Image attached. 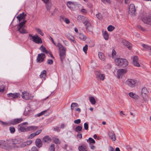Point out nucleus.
Returning a JSON list of instances; mask_svg holds the SVG:
<instances>
[{"label": "nucleus", "mask_w": 151, "mask_h": 151, "mask_svg": "<svg viewBox=\"0 0 151 151\" xmlns=\"http://www.w3.org/2000/svg\"><path fill=\"white\" fill-rule=\"evenodd\" d=\"M129 96L134 99H138L139 96L138 95L135 93H134L132 92H130L129 93Z\"/></svg>", "instance_id": "nucleus-25"}, {"label": "nucleus", "mask_w": 151, "mask_h": 151, "mask_svg": "<svg viewBox=\"0 0 151 151\" xmlns=\"http://www.w3.org/2000/svg\"><path fill=\"white\" fill-rule=\"evenodd\" d=\"M74 123L76 124H80L81 122V120L80 119H78L75 120L74 122Z\"/></svg>", "instance_id": "nucleus-51"}, {"label": "nucleus", "mask_w": 151, "mask_h": 151, "mask_svg": "<svg viewBox=\"0 0 151 151\" xmlns=\"http://www.w3.org/2000/svg\"><path fill=\"white\" fill-rule=\"evenodd\" d=\"M64 21L65 22V23L67 24H68L70 23V22L69 19L66 18L65 19Z\"/></svg>", "instance_id": "nucleus-61"}, {"label": "nucleus", "mask_w": 151, "mask_h": 151, "mask_svg": "<svg viewBox=\"0 0 151 151\" xmlns=\"http://www.w3.org/2000/svg\"><path fill=\"white\" fill-rule=\"evenodd\" d=\"M122 43L124 45L127 46L129 50L131 49L132 45L129 42L125 40H123Z\"/></svg>", "instance_id": "nucleus-18"}, {"label": "nucleus", "mask_w": 151, "mask_h": 151, "mask_svg": "<svg viewBox=\"0 0 151 151\" xmlns=\"http://www.w3.org/2000/svg\"><path fill=\"white\" fill-rule=\"evenodd\" d=\"M23 119L22 118H17L10 121L11 124L15 125L18 124L23 121Z\"/></svg>", "instance_id": "nucleus-11"}, {"label": "nucleus", "mask_w": 151, "mask_h": 151, "mask_svg": "<svg viewBox=\"0 0 151 151\" xmlns=\"http://www.w3.org/2000/svg\"><path fill=\"white\" fill-rule=\"evenodd\" d=\"M67 6L70 9H71L72 8V5L68 1L67 2Z\"/></svg>", "instance_id": "nucleus-58"}, {"label": "nucleus", "mask_w": 151, "mask_h": 151, "mask_svg": "<svg viewBox=\"0 0 151 151\" xmlns=\"http://www.w3.org/2000/svg\"><path fill=\"white\" fill-rule=\"evenodd\" d=\"M57 46L59 50V55L61 62L63 63V59L66 57V48L59 43L57 44Z\"/></svg>", "instance_id": "nucleus-1"}, {"label": "nucleus", "mask_w": 151, "mask_h": 151, "mask_svg": "<svg viewBox=\"0 0 151 151\" xmlns=\"http://www.w3.org/2000/svg\"><path fill=\"white\" fill-rule=\"evenodd\" d=\"M96 17L99 19H101L103 18L102 15L100 13H98L96 14Z\"/></svg>", "instance_id": "nucleus-42"}, {"label": "nucleus", "mask_w": 151, "mask_h": 151, "mask_svg": "<svg viewBox=\"0 0 151 151\" xmlns=\"http://www.w3.org/2000/svg\"><path fill=\"white\" fill-rule=\"evenodd\" d=\"M36 135L34 133H33L30 135H29L28 137V139H31L34 137Z\"/></svg>", "instance_id": "nucleus-48"}, {"label": "nucleus", "mask_w": 151, "mask_h": 151, "mask_svg": "<svg viewBox=\"0 0 151 151\" xmlns=\"http://www.w3.org/2000/svg\"><path fill=\"white\" fill-rule=\"evenodd\" d=\"M40 49L43 52L46 54H47L48 53L46 48L43 45L40 47Z\"/></svg>", "instance_id": "nucleus-32"}, {"label": "nucleus", "mask_w": 151, "mask_h": 151, "mask_svg": "<svg viewBox=\"0 0 151 151\" xmlns=\"http://www.w3.org/2000/svg\"><path fill=\"white\" fill-rule=\"evenodd\" d=\"M72 5V6H75L76 4V2L73 1H68Z\"/></svg>", "instance_id": "nucleus-63"}, {"label": "nucleus", "mask_w": 151, "mask_h": 151, "mask_svg": "<svg viewBox=\"0 0 151 151\" xmlns=\"http://www.w3.org/2000/svg\"><path fill=\"white\" fill-rule=\"evenodd\" d=\"M88 45H86L83 48V50L85 54H86L87 52V51L88 50Z\"/></svg>", "instance_id": "nucleus-47"}, {"label": "nucleus", "mask_w": 151, "mask_h": 151, "mask_svg": "<svg viewBox=\"0 0 151 151\" xmlns=\"http://www.w3.org/2000/svg\"><path fill=\"white\" fill-rule=\"evenodd\" d=\"M84 127L85 129L87 130L88 129V126L87 123H85L84 124Z\"/></svg>", "instance_id": "nucleus-50"}, {"label": "nucleus", "mask_w": 151, "mask_h": 151, "mask_svg": "<svg viewBox=\"0 0 151 151\" xmlns=\"http://www.w3.org/2000/svg\"><path fill=\"white\" fill-rule=\"evenodd\" d=\"M42 140L44 142L48 144L51 142L52 139L49 136H46L43 137Z\"/></svg>", "instance_id": "nucleus-17"}, {"label": "nucleus", "mask_w": 151, "mask_h": 151, "mask_svg": "<svg viewBox=\"0 0 151 151\" xmlns=\"http://www.w3.org/2000/svg\"><path fill=\"white\" fill-rule=\"evenodd\" d=\"M38 128V127L36 126H31L28 127V131L32 130H35Z\"/></svg>", "instance_id": "nucleus-27"}, {"label": "nucleus", "mask_w": 151, "mask_h": 151, "mask_svg": "<svg viewBox=\"0 0 151 151\" xmlns=\"http://www.w3.org/2000/svg\"><path fill=\"white\" fill-rule=\"evenodd\" d=\"M7 96L9 97H12L13 99L19 98L20 97V94L19 93H10L7 94Z\"/></svg>", "instance_id": "nucleus-14"}, {"label": "nucleus", "mask_w": 151, "mask_h": 151, "mask_svg": "<svg viewBox=\"0 0 151 151\" xmlns=\"http://www.w3.org/2000/svg\"><path fill=\"white\" fill-rule=\"evenodd\" d=\"M45 57V55L42 53L38 54L37 58V60L38 63H41L43 62Z\"/></svg>", "instance_id": "nucleus-12"}, {"label": "nucleus", "mask_w": 151, "mask_h": 151, "mask_svg": "<svg viewBox=\"0 0 151 151\" xmlns=\"http://www.w3.org/2000/svg\"><path fill=\"white\" fill-rule=\"evenodd\" d=\"M142 46L144 48L146 49L147 51H149V50H150L151 47L150 46H149L147 45H145L144 44H142Z\"/></svg>", "instance_id": "nucleus-35"}, {"label": "nucleus", "mask_w": 151, "mask_h": 151, "mask_svg": "<svg viewBox=\"0 0 151 151\" xmlns=\"http://www.w3.org/2000/svg\"><path fill=\"white\" fill-rule=\"evenodd\" d=\"M9 130L12 133H14L15 131V128L13 127H10Z\"/></svg>", "instance_id": "nucleus-45"}, {"label": "nucleus", "mask_w": 151, "mask_h": 151, "mask_svg": "<svg viewBox=\"0 0 151 151\" xmlns=\"http://www.w3.org/2000/svg\"><path fill=\"white\" fill-rule=\"evenodd\" d=\"M135 11L134 5L133 4H130L129 8V13L131 15H134Z\"/></svg>", "instance_id": "nucleus-10"}, {"label": "nucleus", "mask_w": 151, "mask_h": 151, "mask_svg": "<svg viewBox=\"0 0 151 151\" xmlns=\"http://www.w3.org/2000/svg\"><path fill=\"white\" fill-rule=\"evenodd\" d=\"M35 144L37 147H41L42 145L41 140L40 139H37L36 140Z\"/></svg>", "instance_id": "nucleus-24"}, {"label": "nucleus", "mask_w": 151, "mask_h": 151, "mask_svg": "<svg viewBox=\"0 0 151 151\" xmlns=\"http://www.w3.org/2000/svg\"><path fill=\"white\" fill-rule=\"evenodd\" d=\"M82 129V127L80 126H78L76 127L75 129V131L77 132H79V131H81Z\"/></svg>", "instance_id": "nucleus-34"}, {"label": "nucleus", "mask_w": 151, "mask_h": 151, "mask_svg": "<svg viewBox=\"0 0 151 151\" xmlns=\"http://www.w3.org/2000/svg\"><path fill=\"white\" fill-rule=\"evenodd\" d=\"M78 104L75 103H72L71 106V109L72 110H73L74 107H78Z\"/></svg>", "instance_id": "nucleus-37"}, {"label": "nucleus", "mask_w": 151, "mask_h": 151, "mask_svg": "<svg viewBox=\"0 0 151 151\" xmlns=\"http://www.w3.org/2000/svg\"><path fill=\"white\" fill-rule=\"evenodd\" d=\"M103 36L104 39L107 40L109 38V35L107 31H105L103 33Z\"/></svg>", "instance_id": "nucleus-31"}, {"label": "nucleus", "mask_w": 151, "mask_h": 151, "mask_svg": "<svg viewBox=\"0 0 151 151\" xmlns=\"http://www.w3.org/2000/svg\"><path fill=\"white\" fill-rule=\"evenodd\" d=\"M46 76V71L45 70H44L42 72L40 75V77L41 78H43L44 79H45Z\"/></svg>", "instance_id": "nucleus-29"}, {"label": "nucleus", "mask_w": 151, "mask_h": 151, "mask_svg": "<svg viewBox=\"0 0 151 151\" xmlns=\"http://www.w3.org/2000/svg\"><path fill=\"white\" fill-rule=\"evenodd\" d=\"M137 28H138V29L142 30L143 31H144L145 29L142 27L140 25H138L137 26Z\"/></svg>", "instance_id": "nucleus-54"}, {"label": "nucleus", "mask_w": 151, "mask_h": 151, "mask_svg": "<svg viewBox=\"0 0 151 151\" xmlns=\"http://www.w3.org/2000/svg\"><path fill=\"white\" fill-rule=\"evenodd\" d=\"M109 137L112 141H115L116 139L115 134L113 131L110 132L109 134Z\"/></svg>", "instance_id": "nucleus-23"}, {"label": "nucleus", "mask_w": 151, "mask_h": 151, "mask_svg": "<svg viewBox=\"0 0 151 151\" xmlns=\"http://www.w3.org/2000/svg\"><path fill=\"white\" fill-rule=\"evenodd\" d=\"M4 87L3 86H0V92H4Z\"/></svg>", "instance_id": "nucleus-60"}, {"label": "nucleus", "mask_w": 151, "mask_h": 151, "mask_svg": "<svg viewBox=\"0 0 151 151\" xmlns=\"http://www.w3.org/2000/svg\"><path fill=\"white\" fill-rule=\"evenodd\" d=\"M4 142L5 141L4 140H0V147L4 149Z\"/></svg>", "instance_id": "nucleus-41"}, {"label": "nucleus", "mask_w": 151, "mask_h": 151, "mask_svg": "<svg viewBox=\"0 0 151 151\" xmlns=\"http://www.w3.org/2000/svg\"><path fill=\"white\" fill-rule=\"evenodd\" d=\"M142 20L144 23L151 25V16L144 17L142 19Z\"/></svg>", "instance_id": "nucleus-16"}, {"label": "nucleus", "mask_w": 151, "mask_h": 151, "mask_svg": "<svg viewBox=\"0 0 151 151\" xmlns=\"http://www.w3.org/2000/svg\"><path fill=\"white\" fill-rule=\"evenodd\" d=\"M26 15V14L23 12L21 14H19L16 17L18 19L19 21L20 22L22 20L24 19L25 18Z\"/></svg>", "instance_id": "nucleus-20"}, {"label": "nucleus", "mask_w": 151, "mask_h": 151, "mask_svg": "<svg viewBox=\"0 0 151 151\" xmlns=\"http://www.w3.org/2000/svg\"><path fill=\"white\" fill-rule=\"evenodd\" d=\"M114 28V27L112 25H109L107 27L108 30L110 32L112 31Z\"/></svg>", "instance_id": "nucleus-39"}, {"label": "nucleus", "mask_w": 151, "mask_h": 151, "mask_svg": "<svg viewBox=\"0 0 151 151\" xmlns=\"http://www.w3.org/2000/svg\"><path fill=\"white\" fill-rule=\"evenodd\" d=\"M70 40L73 42L74 43H76V41H75L74 38L72 36H71V37L70 38Z\"/></svg>", "instance_id": "nucleus-55"}, {"label": "nucleus", "mask_w": 151, "mask_h": 151, "mask_svg": "<svg viewBox=\"0 0 151 151\" xmlns=\"http://www.w3.org/2000/svg\"><path fill=\"white\" fill-rule=\"evenodd\" d=\"M83 23L86 26V29L89 30V29L91 28V24L88 20L87 19L83 22Z\"/></svg>", "instance_id": "nucleus-22"}, {"label": "nucleus", "mask_w": 151, "mask_h": 151, "mask_svg": "<svg viewBox=\"0 0 151 151\" xmlns=\"http://www.w3.org/2000/svg\"><path fill=\"white\" fill-rule=\"evenodd\" d=\"M11 143L13 145L15 149L22 148V143L23 141L22 139L20 138H16L10 140Z\"/></svg>", "instance_id": "nucleus-2"}, {"label": "nucleus", "mask_w": 151, "mask_h": 151, "mask_svg": "<svg viewBox=\"0 0 151 151\" xmlns=\"http://www.w3.org/2000/svg\"><path fill=\"white\" fill-rule=\"evenodd\" d=\"M81 11L82 13H86L87 12V11L86 9H82L81 10Z\"/></svg>", "instance_id": "nucleus-64"}, {"label": "nucleus", "mask_w": 151, "mask_h": 151, "mask_svg": "<svg viewBox=\"0 0 151 151\" xmlns=\"http://www.w3.org/2000/svg\"><path fill=\"white\" fill-rule=\"evenodd\" d=\"M29 37L30 40H32L36 43L39 44L42 43L41 39L37 35L32 36V35L29 34Z\"/></svg>", "instance_id": "nucleus-5"}, {"label": "nucleus", "mask_w": 151, "mask_h": 151, "mask_svg": "<svg viewBox=\"0 0 151 151\" xmlns=\"http://www.w3.org/2000/svg\"><path fill=\"white\" fill-rule=\"evenodd\" d=\"M48 110H45V111H42V112H41L40 113H39L38 114H37V116H40L44 114L45 112H46L47 111H48Z\"/></svg>", "instance_id": "nucleus-43"}, {"label": "nucleus", "mask_w": 151, "mask_h": 151, "mask_svg": "<svg viewBox=\"0 0 151 151\" xmlns=\"http://www.w3.org/2000/svg\"><path fill=\"white\" fill-rule=\"evenodd\" d=\"M36 30L39 34L43 36L44 35L43 33L42 32L41 30L39 28H36Z\"/></svg>", "instance_id": "nucleus-46"}, {"label": "nucleus", "mask_w": 151, "mask_h": 151, "mask_svg": "<svg viewBox=\"0 0 151 151\" xmlns=\"http://www.w3.org/2000/svg\"><path fill=\"white\" fill-rule=\"evenodd\" d=\"M148 91L145 88H143L141 91V95L144 99H145L148 93Z\"/></svg>", "instance_id": "nucleus-13"}, {"label": "nucleus", "mask_w": 151, "mask_h": 151, "mask_svg": "<svg viewBox=\"0 0 151 151\" xmlns=\"http://www.w3.org/2000/svg\"><path fill=\"white\" fill-rule=\"evenodd\" d=\"M78 37L81 40L84 41L86 40L87 39V37L83 34H80Z\"/></svg>", "instance_id": "nucleus-28"}, {"label": "nucleus", "mask_w": 151, "mask_h": 151, "mask_svg": "<svg viewBox=\"0 0 151 151\" xmlns=\"http://www.w3.org/2000/svg\"><path fill=\"white\" fill-rule=\"evenodd\" d=\"M77 137L80 139H81L82 138V134L81 133H78L77 135Z\"/></svg>", "instance_id": "nucleus-62"}, {"label": "nucleus", "mask_w": 151, "mask_h": 151, "mask_svg": "<svg viewBox=\"0 0 151 151\" xmlns=\"http://www.w3.org/2000/svg\"><path fill=\"white\" fill-rule=\"evenodd\" d=\"M87 142L89 143H94L95 142V141L91 138H89L87 140Z\"/></svg>", "instance_id": "nucleus-40"}, {"label": "nucleus", "mask_w": 151, "mask_h": 151, "mask_svg": "<svg viewBox=\"0 0 151 151\" xmlns=\"http://www.w3.org/2000/svg\"><path fill=\"white\" fill-rule=\"evenodd\" d=\"M49 151H55V145L52 144L49 148Z\"/></svg>", "instance_id": "nucleus-36"}, {"label": "nucleus", "mask_w": 151, "mask_h": 151, "mask_svg": "<svg viewBox=\"0 0 151 151\" xmlns=\"http://www.w3.org/2000/svg\"><path fill=\"white\" fill-rule=\"evenodd\" d=\"M47 63L49 65L52 64L53 63V61L52 60L48 59L47 61Z\"/></svg>", "instance_id": "nucleus-53"}, {"label": "nucleus", "mask_w": 151, "mask_h": 151, "mask_svg": "<svg viewBox=\"0 0 151 151\" xmlns=\"http://www.w3.org/2000/svg\"><path fill=\"white\" fill-rule=\"evenodd\" d=\"M105 75L104 74H101L100 73H98L96 75V78L100 80L103 81L105 78Z\"/></svg>", "instance_id": "nucleus-21"}, {"label": "nucleus", "mask_w": 151, "mask_h": 151, "mask_svg": "<svg viewBox=\"0 0 151 151\" xmlns=\"http://www.w3.org/2000/svg\"><path fill=\"white\" fill-rule=\"evenodd\" d=\"M21 96L23 99L26 100L32 99L34 97L33 96H31L27 91L23 92Z\"/></svg>", "instance_id": "nucleus-8"}, {"label": "nucleus", "mask_w": 151, "mask_h": 151, "mask_svg": "<svg viewBox=\"0 0 151 151\" xmlns=\"http://www.w3.org/2000/svg\"><path fill=\"white\" fill-rule=\"evenodd\" d=\"M127 72L126 69H120L118 70L117 73V77L119 79L122 78V76Z\"/></svg>", "instance_id": "nucleus-9"}, {"label": "nucleus", "mask_w": 151, "mask_h": 151, "mask_svg": "<svg viewBox=\"0 0 151 151\" xmlns=\"http://www.w3.org/2000/svg\"><path fill=\"white\" fill-rule=\"evenodd\" d=\"M38 151V150L36 147L34 146L32 148L31 151Z\"/></svg>", "instance_id": "nucleus-57"}, {"label": "nucleus", "mask_w": 151, "mask_h": 151, "mask_svg": "<svg viewBox=\"0 0 151 151\" xmlns=\"http://www.w3.org/2000/svg\"><path fill=\"white\" fill-rule=\"evenodd\" d=\"M89 100L90 102L92 104H94L96 103V101L95 99L92 97H89Z\"/></svg>", "instance_id": "nucleus-33"}, {"label": "nucleus", "mask_w": 151, "mask_h": 151, "mask_svg": "<svg viewBox=\"0 0 151 151\" xmlns=\"http://www.w3.org/2000/svg\"><path fill=\"white\" fill-rule=\"evenodd\" d=\"M27 22V20H24L20 23L17 26L18 30L19 32L22 34H27L28 33V31L24 28V24Z\"/></svg>", "instance_id": "nucleus-4"}, {"label": "nucleus", "mask_w": 151, "mask_h": 151, "mask_svg": "<svg viewBox=\"0 0 151 151\" xmlns=\"http://www.w3.org/2000/svg\"><path fill=\"white\" fill-rule=\"evenodd\" d=\"M115 61L116 65L122 67H125L128 65V62L126 59L116 58Z\"/></svg>", "instance_id": "nucleus-3"}, {"label": "nucleus", "mask_w": 151, "mask_h": 151, "mask_svg": "<svg viewBox=\"0 0 151 151\" xmlns=\"http://www.w3.org/2000/svg\"><path fill=\"white\" fill-rule=\"evenodd\" d=\"M78 149L80 151H87L86 148L82 146H79Z\"/></svg>", "instance_id": "nucleus-38"}, {"label": "nucleus", "mask_w": 151, "mask_h": 151, "mask_svg": "<svg viewBox=\"0 0 151 151\" xmlns=\"http://www.w3.org/2000/svg\"><path fill=\"white\" fill-rule=\"evenodd\" d=\"M66 18L63 15H61L60 17V20L61 21H64Z\"/></svg>", "instance_id": "nucleus-59"}, {"label": "nucleus", "mask_w": 151, "mask_h": 151, "mask_svg": "<svg viewBox=\"0 0 151 151\" xmlns=\"http://www.w3.org/2000/svg\"><path fill=\"white\" fill-rule=\"evenodd\" d=\"M116 54V52L114 49H113L112 50V55L113 58L114 56H115Z\"/></svg>", "instance_id": "nucleus-52"}, {"label": "nucleus", "mask_w": 151, "mask_h": 151, "mask_svg": "<svg viewBox=\"0 0 151 151\" xmlns=\"http://www.w3.org/2000/svg\"><path fill=\"white\" fill-rule=\"evenodd\" d=\"M136 83V81L135 80L131 79H129L125 81V83L129 86L131 88H133L135 86Z\"/></svg>", "instance_id": "nucleus-7"}, {"label": "nucleus", "mask_w": 151, "mask_h": 151, "mask_svg": "<svg viewBox=\"0 0 151 151\" xmlns=\"http://www.w3.org/2000/svg\"><path fill=\"white\" fill-rule=\"evenodd\" d=\"M18 129L21 132H28V127H25L22 125H19L18 126Z\"/></svg>", "instance_id": "nucleus-19"}, {"label": "nucleus", "mask_w": 151, "mask_h": 151, "mask_svg": "<svg viewBox=\"0 0 151 151\" xmlns=\"http://www.w3.org/2000/svg\"><path fill=\"white\" fill-rule=\"evenodd\" d=\"M1 124L3 126L9 125L11 124H10V121L8 123L2 121H1Z\"/></svg>", "instance_id": "nucleus-49"}, {"label": "nucleus", "mask_w": 151, "mask_h": 151, "mask_svg": "<svg viewBox=\"0 0 151 151\" xmlns=\"http://www.w3.org/2000/svg\"><path fill=\"white\" fill-rule=\"evenodd\" d=\"M99 57L100 59L104 60L105 59V56L104 53L102 52H99L98 54Z\"/></svg>", "instance_id": "nucleus-30"}, {"label": "nucleus", "mask_w": 151, "mask_h": 151, "mask_svg": "<svg viewBox=\"0 0 151 151\" xmlns=\"http://www.w3.org/2000/svg\"><path fill=\"white\" fill-rule=\"evenodd\" d=\"M4 149L8 150H11L13 149H15L13 145L11 143V141H5Z\"/></svg>", "instance_id": "nucleus-6"}, {"label": "nucleus", "mask_w": 151, "mask_h": 151, "mask_svg": "<svg viewBox=\"0 0 151 151\" xmlns=\"http://www.w3.org/2000/svg\"><path fill=\"white\" fill-rule=\"evenodd\" d=\"M53 141L55 143L57 144H59L60 143V141L58 138H54L53 139Z\"/></svg>", "instance_id": "nucleus-44"}, {"label": "nucleus", "mask_w": 151, "mask_h": 151, "mask_svg": "<svg viewBox=\"0 0 151 151\" xmlns=\"http://www.w3.org/2000/svg\"><path fill=\"white\" fill-rule=\"evenodd\" d=\"M32 142V140L28 141L26 142H22V148L26 146L30 145Z\"/></svg>", "instance_id": "nucleus-26"}, {"label": "nucleus", "mask_w": 151, "mask_h": 151, "mask_svg": "<svg viewBox=\"0 0 151 151\" xmlns=\"http://www.w3.org/2000/svg\"><path fill=\"white\" fill-rule=\"evenodd\" d=\"M42 129H40L39 130H38L37 132H35L34 133L35 135H37L39 134L42 132Z\"/></svg>", "instance_id": "nucleus-56"}, {"label": "nucleus", "mask_w": 151, "mask_h": 151, "mask_svg": "<svg viewBox=\"0 0 151 151\" xmlns=\"http://www.w3.org/2000/svg\"><path fill=\"white\" fill-rule=\"evenodd\" d=\"M138 57L137 56H134L133 58V64L135 66L139 67L140 65L138 62Z\"/></svg>", "instance_id": "nucleus-15"}]
</instances>
